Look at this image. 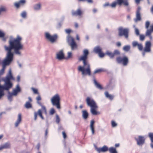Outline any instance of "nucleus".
Listing matches in <instances>:
<instances>
[{"mask_svg": "<svg viewBox=\"0 0 153 153\" xmlns=\"http://www.w3.org/2000/svg\"><path fill=\"white\" fill-rule=\"evenodd\" d=\"M60 121V119L59 116L56 114V122L57 123H59Z\"/></svg>", "mask_w": 153, "mask_h": 153, "instance_id": "41", "label": "nucleus"}, {"mask_svg": "<svg viewBox=\"0 0 153 153\" xmlns=\"http://www.w3.org/2000/svg\"><path fill=\"white\" fill-rule=\"evenodd\" d=\"M22 40V37L17 36L16 38H12L9 40V46H4L5 50L7 53L5 58L2 62V68L0 70V76L4 73L6 66L9 65L13 60V54L12 50H14L16 54H21L19 50L23 48V45L21 42Z\"/></svg>", "mask_w": 153, "mask_h": 153, "instance_id": "1", "label": "nucleus"}, {"mask_svg": "<svg viewBox=\"0 0 153 153\" xmlns=\"http://www.w3.org/2000/svg\"><path fill=\"white\" fill-rule=\"evenodd\" d=\"M94 51L96 53L98 54L102 51V50L99 47H97L94 49Z\"/></svg>", "mask_w": 153, "mask_h": 153, "instance_id": "32", "label": "nucleus"}, {"mask_svg": "<svg viewBox=\"0 0 153 153\" xmlns=\"http://www.w3.org/2000/svg\"><path fill=\"white\" fill-rule=\"evenodd\" d=\"M48 133V129H47L45 130V137L46 138Z\"/></svg>", "mask_w": 153, "mask_h": 153, "instance_id": "55", "label": "nucleus"}, {"mask_svg": "<svg viewBox=\"0 0 153 153\" xmlns=\"http://www.w3.org/2000/svg\"><path fill=\"white\" fill-rule=\"evenodd\" d=\"M145 37L144 35H140V39L141 41H143L145 39Z\"/></svg>", "mask_w": 153, "mask_h": 153, "instance_id": "43", "label": "nucleus"}, {"mask_svg": "<svg viewBox=\"0 0 153 153\" xmlns=\"http://www.w3.org/2000/svg\"><path fill=\"white\" fill-rule=\"evenodd\" d=\"M114 56L115 55H119L120 54V52L119 51L116 50H115L114 52Z\"/></svg>", "mask_w": 153, "mask_h": 153, "instance_id": "36", "label": "nucleus"}, {"mask_svg": "<svg viewBox=\"0 0 153 153\" xmlns=\"http://www.w3.org/2000/svg\"><path fill=\"white\" fill-rule=\"evenodd\" d=\"M57 58L61 60L64 58V55L63 53V51L61 50L56 54Z\"/></svg>", "mask_w": 153, "mask_h": 153, "instance_id": "20", "label": "nucleus"}, {"mask_svg": "<svg viewBox=\"0 0 153 153\" xmlns=\"http://www.w3.org/2000/svg\"><path fill=\"white\" fill-rule=\"evenodd\" d=\"M150 29L153 32V25L150 26Z\"/></svg>", "mask_w": 153, "mask_h": 153, "instance_id": "61", "label": "nucleus"}, {"mask_svg": "<svg viewBox=\"0 0 153 153\" xmlns=\"http://www.w3.org/2000/svg\"><path fill=\"white\" fill-rule=\"evenodd\" d=\"M93 82L97 88L100 90L102 89V87L101 85L98 83L95 79H94L93 80Z\"/></svg>", "mask_w": 153, "mask_h": 153, "instance_id": "25", "label": "nucleus"}, {"mask_svg": "<svg viewBox=\"0 0 153 153\" xmlns=\"http://www.w3.org/2000/svg\"><path fill=\"white\" fill-rule=\"evenodd\" d=\"M60 98L59 95L56 94L52 97L51 99V101L52 105L53 106H55L58 109H60Z\"/></svg>", "mask_w": 153, "mask_h": 153, "instance_id": "7", "label": "nucleus"}, {"mask_svg": "<svg viewBox=\"0 0 153 153\" xmlns=\"http://www.w3.org/2000/svg\"><path fill=\"white\" fill-rule=\"evenodd\" d=\"M37 102L38 104H39L40 106H42V104L39 101H37Z\"/></svg>", "mask_w": 153, "mask_h": 153, "instance_id": "57", "label": "nucleus"}, {"mask_svg": "<svg viewBox=\"0 0 153 153\" xmlns=\"http://www.w3.org/2000/svg\"><path fill=\"white\" fill-rule=\"evenodd\" d=\"M25 107L27 108H32V105L29 102H27L25 105Z\"/></svg>", "mask_w": 153, "mask_h": 153, "instance_id": "31", "label": "nucleus"}, {"mask_svg": "<svg viewBox=\"0 0 153 153\" xmlns=\"http://www.w3.org/2000/svg\"><path fill=\"white\" fill-rule=\"evenodd\" d=\"M95 123V121L94 120H92L91 121L90 123V128L91 130L92 134H94V125Z\"/></svg>", "mask_w": 153, "mask_h": 153, "instance_id": "21", "label": "nucleus"}, {"mask_svg": "<svg viewBox=\"0 0 153 153\" xmlns=\"http://www.w3.org/2000/svg\"><path fill=\"white\" fill-rule=\"evenodd\" d=\"M119 144H115V147H118L119 146Z\"/></svg>", "mask_w": 153, "mask_h": 153, "instance_id": "64", "label": "nucleus"}, {"mask_svg": "<svg viewBox=\"0 0 153 153\" xmlns=\"http://www.w3.org/2000/svg\"><path fill=\"white\" fill-rule=\"evenodd\" d=\"M13 77H5L2 79L0 77V99L4 96V90L8 91L12 87L13 84L10 80Z\"/></svg>", "mask_w": 153, "mask_h": 153, "instance_id": "3", "label": "nucleus"}, {"mask_svg": "<svg viewBox=\"0 0 153 153\" xmlns=\"http://www.w3.org/2000/svg\"><path fill=\"white\" fill-rule=\"evenodd\" d=\"M99 54V56L101 57H103L104 56H105V54L104 53H102V51L100 52V53H98Z\"/></svg>", "mask_w": 153, "mask_h": 153, "instance_id": "46", "label": "nucleus"}, {"mask_svg": "<svg viewBox=\"0 0 153 153\" xmlns=\"http://www.w3.org/2000/svg\"><path fill=\"white\" fill-rule=\"evenodd\" d=\"M10 147L11 144L9 142H7L0 146V151L4 149H10Z\"/></svg>", "mask_w": 153, "mask_h": 153, "instance_id": "16", "label": "nucleus"}, {"mask_svg": "<svg viewBox=\"0 0 153 153\" xmlns=\"http://www.w3.org/2000/svg\"><path fill=\"white\" fill-rule=\"evenodd\" d=\"M108 151L110 153H118L116 149L114 147H111L108 148Z\"/></svg>", "mask_w": 153, "mask_h": 153, "instance_id": "26", "label": "nucleus"}, {"mask_svg": "<svg viewBox=\"0 0 153 153\" xmlns=\"http://www.w3.org/2000/svg\"><path fill=\"white\" fill-rule=\"evenodd\" d=\"M82 117L84 119H86L88 117V114L85 110H83L82 111Z\"/></svg>", "mask_w": 153, "mask_h": 153, "instance_id": "24", "label": "nucleus"}, {"mask_svg": "<svg viewBox=\"0 0 153 153\" xmlns=\"http://www.w3.org/2000/svg\"><path fill=\"white\" fill-rule=\"evenodd\" d=\"M104 71V70L102 68L98 69L96 70L94 72V74H99Z\"/></svg>", "mask_w": 153, "mask_h": 153, "instance_id": "34", "label": "nucleus"}, {"mask_svg": "<svg viewBox=\"0 0 153 153\" xmlns=\"http://www.w3.org/2000/svg\"><path fill=\"white\" fill-rule=\"evenodd\" d=\"M135 33L137 35H139L140 34L139 30L137 28L135 29Z\"/></svg>", "mask_w": 153, "mask_h": 153, "instance_id": "49", "label": "nucleus"}, {"mask_svg": "<svg viewBox=\"0 0 153 153\" xmlns=\"http://www.w3.org/2000/svg\"><path fill=\"white\" fill-rule=\"evenodd\" d=\"M23 18H25L26 16V13L25 12H23L21 14Z\"/></svg>", "mask_w": 153, "mask_h": 153, "instance_id": "44", "label": "nucleus"}, {"mask_svg": "<svg viewBox=\"0 0 153 153\" xmlns=\"http://www.w3.org/2000/svg\"><path fill=\"white\" fill-rule=\"evenodd\" d=\"M116 60L117 63L122 64L123 66H127L129 63L128 58L126 56H118L117 57Z\"/></svg>", "mask_w": 153, "mask_h": 153, "instance_id": "8", "label": "nucleus"}, {"mask_svg": "<svg viewBox=\"0 0 153 153\" xmlns=\"http://www.w3.org/2000/svg\"><path fill=\"white\" fill-rule=\"evenodd\" d=\"M149 137L150 138L152 142H153V133H150L149 134Z\"/></svg>", "mask_w": 153, "mask_h": 153, "instance_id": "37", "label": "nucleus"}, {"mask_svg": "<svg viewBox=\"0 0 153 153\" xmlns=\"http://www.w3.org/2000/svg\"><path fill=\"white\" fill-rule=\"evenodd\" d=\"M55 111L53 108H51L50 111V114L51 115H53L55 113Z\"/></svg>", "mask_w": 153, "mask_h": 153, "instance_id": "38", "label": "nucleus"}, {"mask_svg": "<svg viewBox=\"0 0 153 153\" xmlns=\"http://www.w3.org/2000/svg\"><path fill=\"white\" fill-rule=\"evenodd\" d=\"M26 2L25 0H20L18 1L15 2L14 4V5L16 8H18L20 7L23 6Z\"/></svg>", "mask_w": 153, "mask_h": 153, "instance_id": "15", "label": "nucleus"}, {"mask_svg": "<svg viewBox=\"0 0 153 153\" xmlns=\"http://www.w3.org/2000/svg\"><path fill=\"white\" fill-rule=\"evenodd\" d=\"M111 125L112 127H115L117 126V124L114 121H112Z\"/></svg>", "mask_w": 153, "mask_h": 153, "instance_id": "47", "label": "nucleus"}, {"mask_svg": "<svg viewBox=\"0 0 153 153\" xmlns=\"http://www.w3.org/2000/svg\"><path fill=\"white\" fill-rule=\"evenodd\" d=\"M118 30L119 36H124L126 39H128L129 32V30L128 28L120 27L118 28Z\"/></svg>", "mask_w": 153, "mask_h": 153, "instance_id": "9", "label": "nucleus"}, {"mask_svg": "<svg viewBox=\"0 0 153 153\" xmlns=\"http://www.w3.org/2000/svg\"><path fill=\"white\" fill-rule=\"evenodd\" d=\"M93 11L94 13H95L97 12V10L96 8H94L93 10Z\"/></svg>", "mask_w": 153, "mask_h": 153, "instance_id": "58", "label": "nucleus"}, {"mask_svg": "<svg viewBox=\"0 0 153 153\" xmlns=\"http://www.w3.org/2000/svg\"><path fill=\"white\" fill-rule=\"evenodd\" d=\"M132 46L133 47H135L137 46L138 49L140 51H142L143 49V46L141 44H139L136 41L132 43Z\"/></svg>", "mask_w": 153, "mask_h": 153, "instance_id": "19", "label": "nucleus"}, {"mask_svg": "<svg viewBox=\"0 0 153 153\" xmlns=\"http://www.w3.org/2000/svg\"><path fill=\"white\" fill-rule=\"evenodd\" d=\"M21 120L22 118L21 114H19L18 115V119L15 123V126L16 127H17L19 126V124L20 123Z\"/></svg>", "mask_w": 153, "mask_h": 153, "instance_id": "22", "label": "nucleus"}, {"mask_svg": "<svg viewBox=\"0 0 153 153\" xmlns=\"http://www.w3.org/2000/svg\"><path fill=\"white\" fill-rule=\"evenodd\" d=\"M41 4H38L35 5L34 6V9L35 10H39L41 8Z\"/></svg>", "mask_w": 153, "mask_h": 153, "instance_id": "35", "label": "nucleus"}, {"mask_svg": "<svg viewBox=\"0 0 153 153\" xmlns=\"http://www.w3.org/2000/svg\"><path fill=\"white\" fill-rule=\"evenodd\" d=\"M86 1L89 3H92L93 2L92 0H86Z\"/></svg>", "mask_w": 153, "mask_h": 153, "instance_id": "54", "label": "nucleus"}, {"mask_svg": "<svg viewBox=\"0 0 153 153\" xmlns=\"http://www.w3.org/2000/svg\"><path fill=\"white\" fill-rule=\"evenodd\" d=\"M96 150L98 153L101 152H105L108 151V148L107 146L104 145L101 148H98L96 146H95Z\"/></svg>", "mask_w": 153, "mask_h": 153, "instance_id": "12", "label": "nucleus"}, {"mask_svg": "<svg viewBox=\"0 0 153 153\" xmlns=\"http://www.w3.org/2000/svg\"><path fill=\"white\" fill-rule=\"evenodd\" d=\"M4 36V33L0 30V38L3 37Z\"/></svg>", "mask_w": 153, "mask_h": 153, "instance_id": "48", "label": "nucleus"}, {"mask_svg": "<svg viewBox=\"0 0 153 153\" xmlns=\"http://www.w3.org/2000/svg\"><path fill=\"white\" fill-rule=\"evenodd\" d=\"M36 99L37 100V101H39L41 100V98L39 95L36 98Z\"/></svg>", "mask_w": 153, "mask_h": 153, "instance_id": "51", "label": "nucleus"}, {"mask_svg": "<svg viewBox=\"0 0 153 153\" xmlns=\"http://www.w3.org/2000/svg\"><path fill=\"white\" fill-rule=\"evenodd\" d=\"M31 89L34 94H39L37 89H35L33 88H32Z\"/></svg>", "mask_w": 153, "mask_h": 153, "instance_id": "40", "label": "nucleus"}, {"mask_svg": "<svg viewBox=\"0 0 153 153\" xmlns=\"http://www.w3.org/2000/svg\"><path fill=\"white\" fill-rule=\"evenodd\" d=\"M62 134L63 135V138L64 139L66 137V133L64 132H62Z\"/></svg>", "mask_w": 153, "mask_h": 153, "instance_id": "53", "label": "nucleus"}, {"mask_svg": "<svg viewBox=\"0 0 153 153\" xmlns=\"http://www.w3.org/2000/svg\"><path fill=\"white\" fill-rule=\"evenodd\" d=\"M42 114V111L41 109H39L37 112H35L34 113V120H36L37 115H39L40 116Z\"/></svg>", "mask_w": 153, "mask_h": 153, "instance_id": "23", "label": "nucleus"}, {"mask_svg": "<svg viewBox=\"0 0 153 153\" xmlns=\"http://www.w3.org/2000/svg\"><path fill=\"white\" fill-rule=\"evenodd\" d=\"M128 0H117V1L113 2L111 4H110L109 3L107 2L104 5V7L110 6L112 8H114L116 5L118 4L121 6L122 4L125 6H128L129 5Z\"/></svg>", "mask_w": 153, "mask_h": 153, "instance_id": "6", "label": "nucleus"}, {"mask_svg": "<svg viewBox=\"0 0 153 153\" xmlns=\"http://www.w3.org/2000/svg\"><path fill=\"white\" fill-rule=\"evenodd\" d=\"M28 100H29L30 102H31L32 101V100L30 97H28Z\"/></svg>", "mask_w": 153, "mask_h": 153, "instance_id": "62", "label": "nucleus"}, {"mask_svg": "<svg viewBox=\"0 0 153 153\" xmlns=\"http://www.w3.org/2000/svg\"><path fill=\"white\" fill-rule=\"evenodd\" d=\"M105 94L106 98H109L110 100H112L114 98V96L113 95L109 94L107 92H105Z\"/></svg>", "mask_w": 153, "mask_h": 153, "instance_id": "27", "label": "nucleus"}, {"mask_svg": "<svg viewBox=\"0 0 153 153\" xmlns=\"http://www.w3.org/2000/svg\"><path fill=\"white\" fill-rule=\"evenodd\" d=\"M105 54L111 58H113L114 56L113 53H112L108 51L106 52Z\"/></svg>", "mask_w": 153, "mask_h": 153, "instance_id": "30", "label": "nucleus"}, {"mask_svg": "<svg viewBox=\"0 0 153 153\" xmlns=\"http://www.w3.org/2000/svg\"><path fill=\"white\" fill-rule=\"evenodd\" d=\"M130 49V46L129 45L125 46L123 48V50L126 52H128L129 51Z\"/></svg>", "mask_w": 153, "mask_h": 153, "instance_id": "29", "label": "nucleus"}, {"mask_svg": "<svg viewBox=\"0 0 153 153\" xmlns=\"http://www.w3.org/2000/svg\"><path fill=\"white\" fill-rule=\"evenodd\" d=\"M89 53L87 49H85L83 51V55L79 59V61H82L83 66H79L78 68V71L82 72L83 75H91V71L90 64L88 63L87 59Z\"/></svg>", "mask_w": 153, "mask_h": 153, "instance_id": "2", "label": "nucleus"}, {"mask_svg": "<svg viewBox=\"0 0 153 153\" xmlns=\"http://www.w3.org/2000/svg\"><path fill=\"white\" fill-rule=\"evenodd\" d=\"M150 25V22L149 21H147L146 22L145 27L146 29H148Z\"/></svg>", "mask_w": 153, "mask_h": 153, "instance_id": "42", "label": "nucleus"}, {"mask_svg": "<svg viewBox=\"0 0 153 153\" xmlns=\"http://www.w3.org/2000/svg\"><path fill=\"white\" fill-rule=\"evenodd\" d=\"M41 107H42V109L43 111H44L45 112V114H47V111H46V109L45 107L43 105H42V106H41Z\"/></svg>", "mask_w": 153, "mask_h": 153, "instance_id": "45", "label": "nucleus"}, {"mask_svg": "<svg viewBox=\"0 0 153 153\" xmlns=\"http://www.w3.org/2000/svg\"><path fill=\"white\" fill-rule=\"evenodd\" d=\"M135 139L137 141V144L139 146H142L144 143L145 139L143 137L139 136L138 138H135Z\"/></svg>", "mask_w": 153, "mask_h": 153, "instance_id": "14", "label": "nucleus"}, {"mask_svg": "<svg viewBox=\"0 0 153 153\" xmlns=\"http://www.w3.org/2000/svg\"><path fill=\"white\" fill-rule=\"evenodd\" d=\"M140 7H138L136 12V18L134 19L135 22L140 21L141 20V13L140 12Z\"/></svg>", "mask_w": 153, "mask_h": 153, "instance_id": "17", "label": "nucleus"}, {"mask_svg": "<svg viewBox=\"0 0 153 153\" xmlns=\"http://www.w3.org/2000/svg\"><path fill=\"white\" fill-rule=\"evenodd\" d=\"M151 11L153 14V5L152 6V7L151 9Z\"/></svg>", "mask_w": 153, "mask_h": 153, "instance_id": "60", "label": "nucleus"}, {"mask_svg": "<svg viewBox=\"0 0 153 153\" xmlns=\"http://www.w3.org/2000/svg\"><path fill=\"white\" fill-rule=\"evenodd\" d=\"M74 27L76 28H77L78 27V24L77 23H75Z\"/></svg>", "mask_w": 153, "mask_h": 153, "instance_id": "56", "label": "nucleus"}, {"mask_svg": "<svg viewBox=\"0 0 153 153\" xmlns=\"http://www.w3.org/2000/svg\"><path fill=\"white\" fill-rule=\"evenodd\" d=\"M72 53L71 52H68V58H70L72 56Z\"/></svg>", "mask_w": 153, "mask_h": 153, "instance_id": "50", "label": "nucleus"}, {"mask_svg": "<svg viewBox=\"0 0 153 153\" xmlns=\"http://www.w3.org/2000/svg\"><path fill=\"white\" fill-rule=\"evenodd\" d=\"M65 32L68 35L67 37V41L69 45L71 47L72 50H73L74 49L76 48L77 45L75 42L74 39L69 34L72 32V30L69 29L65 30Z\"/></svg>", "mask_w": 153, "mask_h": 153, "instance_id": "5", "label": "nucleus"}, {"mask_svg": "<svg viewBox=\"0 0 153 153\" xmlns=\"http://www.w3.org/2000/svg\"><path fill=\"white\" fill-rule=\"evenodd\" d=\"M152 31L150 29H148L146 32V36H149L150 38H152L151 35Z\"/></svg>", "mask_w": 153, "mask_h": 153, "instance_id": "33", "label": "nucleus"}, {"mask_svg": "<svg viewBox=\"0 0 153 153\" xmlns=\"http://www.w3.org/2000/svg\"><path fill=\"white\" fill-rule=\"evenodd\" d=\"M71 14L73 16H79L81 18L83 14V11L81 9L79 8L76 11L72 10Z\"/></svg>", "mask_w": 153, "mask_h": 153, "instance_id": "13", "label": "nucleus"}, {"mask_svg": "<svg viewBox=\"0 0 153 153\" xmlns=\"http://www.w3.org/2000/svg\"><path fill=\"white\" fill-rule=\"evenodd\" d=\"M21 89L19 84L17 85L15 89H13L12 93L14 96H16L18 93L20 92Z\"/></svg>", "mask_w": 153, "mask_h": 153, "instance_id": "18", "label": "nucleus"}, {"mask_svg": "<svg viewBox=\"0 0 153 153\" xmlns=\"http://www.w3.org/2000/svg\"><path fill=\"white\" fill-rule=\"evenodd\" d=\"M2 38V40L4 41H6L7 39V37H4V36Z\"/></svg>", "mask_w": 153, "mask_h": 153, "instance_id": "59", "label": "nucleus"}, {"mask_svg": "<svg viewBox=\"0 0 153 153\" xmlns=\"http://www.w3.org/2000/svg\"><path fill=\"white\" fill-rule=\"evenodd\" d=\"M8 94L7 96L8 99L10 101H11L12 100L13 96H14L12 93H10L8 92Z\"/></svg>", "mask_w": 153, "mask_h": 153, "instance_id": "28", "label": "nucleus"}, {"mask_svg": "<svg viewBox=\"0 0 153 153\" xmlns=\"http://www.w3.org/2000/svg\"><path fill=\"white\" fill-rule=\"evenodd\" d=\"M6 76H13L11 70L10 69L9 70L8 73Z\"/></svg>", "mask_w": 153, "mask_h": 153, "instance_id": "39", "label": "nucleus"}, {"mask_svg": "<svg viewBox=\"0 0 153 153\" xmlns=\"http://www.w3.org/2000/svg\"><path fill=\"white\" fill-rule=\"evenodd\" d=\"M45 37L46 39L49 40L51 43L55 42L57 39L58 36L57 35L54 34L51 35L48 33H46Z\"/></svg>", "mask_w": 153, "mask_h": 153, "instance_id": "10", "label": "nucleus"}, {"mask_svg": "<svg viewBox=\"0 0 153 153\" xmlns=\"http://www.w3.org/2000/svg\"><path fill=\"white\" fill-rule=\"evenodd\" d=\"M86 101L87 105L91 107L90 111L92 114L96 115L99 113V112L96 111L98 106L96 102L92 98L87 97L86 99Z\"/></svg>", "mask_w": 153, "mask_h": 153, "instance_id": "4", "label": "nucleus"}, {"mask_svg": "<svg viewBox=\"0 0 153 153\" xmlns=\"http://www.w3.org/2000/svg\"><path fill=\"white\" fill-rule=\"evenodd\" d=\"M116 45L118 47H120L121 46V43L120 42H118L116 43Z\"/></svg>", "mask_w": 153, "mask_h": 153, "instance_id": "52", "label": "nucleus"}, {"mask_svg": "<svg viewBox=\"0 0 153 153\" xmlns=\"http://www.w3.org/2000/svg\"><path fill=\"white\" fill-rule=\"evenodd\" d=\"M151 43L149 41H147L146 43L145 47L143 50V55L144 56L145 52H149L151 51Z\"/></svg>", "mask_w": 153, "mask_h": 153, "instance_id": "11", "label": "nucleus"}, {"mask_svg": "<svg viewBox=\"0 0 153 153\" xmlns=\"http://www.w3.org/2000/svg\"><path fill=\"white\" fill-rule=\"evenodd\" d=\"M79 2H85L86 1V0H77Z\"/></svg>", "mask_w": 153, "mask_h": 153, "instance_id": "63", "label": "nucleus"}]
</instances>
